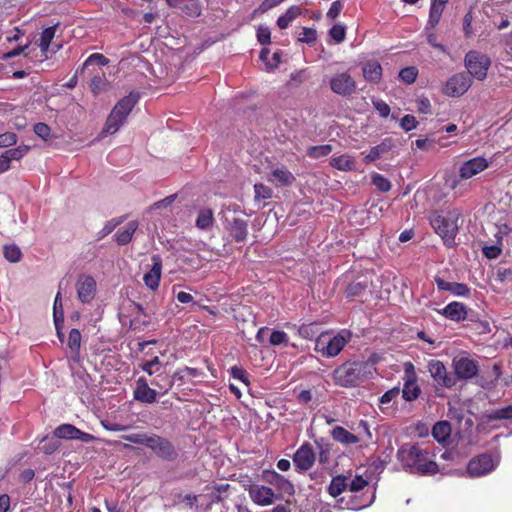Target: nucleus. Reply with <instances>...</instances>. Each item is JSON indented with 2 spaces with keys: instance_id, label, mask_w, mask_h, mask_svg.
<instances>
[{
  "instance_id": "20e7f679",
  "label": "nucleus",
  "mask_w": 512,
  "mask_h": 512,
  "mask_svg": "<svg viewBox=\"0 0 512 512\" xmlns=\"http://www.w3.org/2000/svg\"><path fill=\"white\" fill-rule=\"evenodd\" d=\"M459 213L457 211L449 212L447 215H436L431 219V225L436 233L451 246L458 232Z\"/></svg>"
},
{
  "instance_id": "cd10ccee",
  "label": "nucleus",
  "mask_w": 512,
  "mask_h": 512,
  "mask_svg": "<svg viewBox=\"0 0 512 512\" xmlns=\"http://www.w3.org/2000/svg\"><path fill=\"white\" fill-rule=\"evenodd\" d=\"M332 167L340 170V171H352L355 169V159L354 157L343 154L337 157H333L330 161Z\"/></svg>"
},
{
  "instance_id": "2eb2a0df",
  "label": "nucleus",
  "mask_w": 512,
  "mask_h": 512,
  "mask_svg": "<svg viewBox=\"0 0 512 512\" xmlns=\"http://www.w3.org/2000/svg\"><path fill=\"white\" fill-rule=\"evenodd\" d=\"M76 290L78 299L82 303H90L97 291L95 279L88 275H81L76 282Z\"/></svg>"
},
{
  "instance_id": "a878e982",
  "label": "nucleus",
  "mask_w": 512,
  "mask_h": 512,
  "mask_svg": "<svg viewBox=\"0 0 512 512\" xmlns=\"http://www.w3.org/2000/svg\"><path fill=\"white\" fill-rule=\"evenodd\" d=\"M230 235L236 241H243L246 239L248 230H247V222L242 219L235 218L229 225Z\"/></svg>"
},
{
  "instance_id": "49530a36",
  "label": "nucleus",
  "mask_w": 512,
  "mask_h": 512,
  "mask_svg": "<svg viewBox=\"0 0 512 512\" xmlns=\"http://www.w3.org/2000/svg\"><path fill=\"white\" fill-rule=\"evenodd\" d=\"M3 253L5 258L12 263L18 262L21 258V251L16 245L4 246Z\"/></svg>"
},
{
  "instance_id": "423d86ee",
  "label": "nucleus",
  "mask_w": 512,
  "mask_h": 512,
  "mask_svg": "<svg viewBox=\"0 0 512 512\" xmlns=\"http://www.w3.org/2000/svg\"><path fill=\"white\" fill-rule=\"evenodd\" d=\"M491 65L490 58L477 51H470L465 56V67L469 74L477 80H484Z\"/></svg>"
},
{
  "instance_id": "dca6fc26",
  "label": "nucleus",
  "mask_w": 512,
  "mask_h": 512,
  "mask_svg": "<svg viewBox=\"0 0 512 512\" xmlns=\"http://www.w3.org/2000/svg\"><path fill=\"white\" fill-rule=\"evenodd\" d=\"M264 479L279 492L277 495L280 498L282 495H293L295 492L293 484L275 471L265 473Z\"/></svg>"
},
{
  "instance_id": "bf43d9fd",
  "label": "nucleus",
  "mask_w": 512,
  "mask_h": 512,
  "mask_svg": "<svg viewBox=\"0 0 512 512\" xmlns=\"http://www.w3.org/2000/svg\"><path fill=\"white\" fill-rule=\"evenodd\" d=\"M400 126L405 131H411L417 127L416 118L413 115H405L400 122Z\"/></svg>"
},
{
  "instance_id": "6e6552de",
  "label": "nucleus",
  "mask_w": 512,
  "mask_h": 512,
  "mask_svg": "<svg viewBox=\"0 0 512 512\" xmlns=\"http://www.w3.org/2000/svg\"><path fill=\"white\" fill-rule=\"evenodd\" d=\"M329 86L333 93L343 97L350 96L357 88L356 81L346 71L332 75L329 79Z\"/></svg>"
},
{
  "instance_id": "0e129e2a",
  "label": "nucleus",
  "mask_w": 512,
  "mask_h": 512,
  "mask_svg": "<svg viewBox=\"0 0 512 512\" xmlns=\"http://www.w3.org/2000/svg\"><path fill=\"white\" fill-rule=\"evenodd\" d=\"M400 394V389L398 387H394L387 392H385L380 398L381 404H389L392 400L398 397Z\"/></svg>"
},
{
  "instance_id": "aec40b11",
  "label": "nucleus",
  "mask_w": 512,
  "mask_h": 512,
  "mask_svg": "<svg viewBox=\"0 0 512 512\" xmlns=\"http://www.w3.org/2000/svg\"><path fill=\"white\" fill-rule=\"evenodd\" d=\"M134 397L144 403H153L156 400V391L148 386L146 380L140 378L137 381Z\"/></svg>"
},
{
  "instance_id": "c03bdc74",
  "label": "nucleus",
  "mask_w": 512,
  "mask_h": 512,
  "mask_svg": "<svg viewBox=\"0 0 512 512\" xmlns=\"http://www.w3.org/2000/svg\"><path fill=\"white\" fill-rule=\"evenodd\" d=\"M418 76V69L414 66H409L404 69H402L399 72V77L402 81H404L407 84H412L416 81V78Z\"/></svg>"
},
{
  "instance_id": "393cba45",
  "label": "nucleus",
  "mask_w": 512,
  "mask_h": 512,
  "mask_svg": "<svg viewBox=\"0 0 512 512\" xmlns=\"http://www.w3.org/2000/svg\"><path fill=\"white\" fill-rule=\"evenodd\" d=\"M448 1L449 0H432L428 19V26L430 28L436 27L439 23L445 5Z\"/></svg>"
},
{
  "instance_id": "603ef678",
  "label": "nucleus",
  "mask_w": 512,
  "mask_h": 512,
  "mask_svg": "<svg viewBox=\"0 0 512 512\" xmlns=\"http://www.w3.org/2000/svg\"><path fill=\"white\" fill-rule=\"evenodd\" d=\"M270 343L271 345L277 346L288 343V335L283 331H272L270 335Z\"/></svg>"
},
{
  "instance_id": "5701e85b",
  "label": "nucleus",
  "mask_w": 512,
  "mask_h": 512,
  "mask_svg": "<svg viewBox=\"0 0 512 512\" xmlns=\"http://www.w3.org/2000/svg\"><path fill=\"white\" fill-rule=\"evenodd\" d=\"M348 489V476L340 474L332 478L329 486L328 493L330 496L336 498Z\"/></svg>"
},
{
  "instance_id": "de8ad7c7",
  "label": "nucleus",
  "mask_w": 512,
  "mask_h": 512,
  "mask_svg": "<svg viewBox=\"0 0 512 512\" xmlns=\"http://www.w3.org/2000/svg\"><path fill=\"white\" fill-rule=\"evenodd\" d=\"M372 183L382 192H387L391 188L390 181L380 174L372 176Z\"/></svg>"
},
{
  "instance_id": "6e6d98bb",
  "label": "nucleus",
  "mask_w": 512,
  "mask_h": 512,
  "mask_svg": "<svg viewBox=\"0 0 512 512\" xmlns=\"http://www.w3.org/2000/svg\"><path fill=\"white\" fill-rule=\"evenodd\" d=\"M184 12L190 17H197L201 14V7L196 1H188L184 6Z\"/></svg>"
},
{
  "instance_id": "412c9836",
  "label": "nucleus",
  "mask_w": 512,
  "mask_h": 512,
  "mask_svg": "<svg viewBox=\"0 0 512 512\" xmlns=\"http://www.w3.org/2000/svg\"><path fill=\"white\" fill-rule=\"evenodd\" d=\"M267 180L277 186H288L294 182L295 177L286 168H276L272 170Z\"/></svg>"
},
{
  "instance_id": "1a4fd4ad",
  "label": "nucleus",
  "mask_w": 512,
  "mask_h": 512,
  "mask_svg": "<svg viewBox=\"0 0 512 512\" xmlns=\"http://www.w3.org/2000/svg\"><path fill=\"white\" fill-rule=\"evenodd\" d=\"M427 370L433 380L441 387L452 388L456 385V378L447 371L442 361L435 359L428 361Z\"/></svg>"
},
{
  "instance_id": "58836bf2",
  "label": "nucleus",
  "mask_w": 512,
  "mask_h": 512,
  "mask_svg": "<svg viewBox=\"0 0 512 512\" xmlns=\"http://www.w3.org/2000/svg\"><path fill=\"white\" fill-rule=\"evenodd\" d=\"M158 456L169 459L174 455L173 446L166 439L161 438L154 451Z\"/></svg>"
},
{
  "instance_id": "4d7b16f0",
  "label": "nucleus",
  "mask_w": 512,
  "mask_h": 512,
  "mask_svg": "<svg viewBox=\"0 0 512 512\" xmlns=\"http://www.w3.org/2000/svg\"><path fill=\"white\" fill-rule=\"evenodd\" d=\"M173 294H174L176 300L181 304L194 303V297L191 293H188L185 291H176V289L173 288Z\"/></svg>"
},
{
  "instance_id": "e2e57ef3",
  "label": "nucleus",
  "mask_w": 512,
  "mask_h": 512,
  "mask_svg": "<svg viewBox=\"0 0 512 512\" xmlns=\"http://www.w3.org/2000/svg\"><path fill=\"white\" fill-rule=\"evenodd\" d=\"M270 37H271V33H270V30L268 27L260 26L258 28L257 38L261 44L265 45V44L270 43Z\"/></svg>"
},
{
  "instance_id": "bb28decb",
  "label": "nucleus",
  "mask_w": 512,
  "mask_h": 512,
  "mask_svg": "<svg viewBox=\"0 0 512 512\" xmlns=\"http://www.w3.org/2000/svg\"><path fill=\"white\" fill-rule=\"evenodd\" d=\"M137 227L138 223L136 221H130L124 227L120 228L115 234L117 243L120 245H125L130 242Z\"/></svg>"
},
{
  "instance_id": "79ce46f5",
  "label": "nucleus",
  "mask_w": 512,
  "mask_h": 512,
  "mask_svg": "<svg viewBox=\"0 0 512 512\" xmlns=\"http://www.w3.org/2000/svg\"><path fill=\"white\" fill-rule=\"evenodd\" d=\"M81 345V333L78 329H71L68 336V347L74 355H77Z\"/></svg>"
},
{
  "instance_id": "72a5a7b5",
  "label": "nucleus",
  "mask_w": 512,
  "mask_h": 512,
  "mask_svg": "<svg viewBox=\"0 0 512 512\" xmlns=\"http://www.w3.org/2000/svg\"><path fill=\"white\" fill-rule=\"evenodd\" d=\"M390 149L391 145L388 142L384 141L381 144L371 148L369 153L365 155L364 161L366 163L374 162L375 160L381 158L382 155L387 153Z\"/></svg>"
},
{
  "instance_id": "a19ab883",
  "label": "nucleus",
  "mask_w": 512,
  "mask_h": 512,
  "mask_svg": "<svg viewBox=\"0 0 512 512\" xmlns=\"http://www.w3.org/2000/svg\"><path fill=\"white\" fill-rule=\"evenodd\" d=\"M254 192H255L254 201L256 203H260L262 201L270 199L273 194L272 189L263 184H255Z\"/></svg>"
},
{
  "instance_id": "f8f14e48",
  "label": "nucleus",
  "mask_w": 512,
  "mask_h": 512,
  "mask_svg": "<svg viewBox=\"0 0 512 512\" xmlns=\"http://www.w3.org/2000/svg\"><path fill=\"white\" fill-rule=\"evenodd\" d=\"M452 367L459 379H471L478 373L477 362L468 356H457L452 360Z\"/></svg>"
},
{
  "instance_id": "680f3d73",
  "label": "nucleus",
  "mask_w": 512,
  "mask_h": 512,
  "mask_svg": "<svg viewBox=\"0 0 512 512\" xmlns=\"http://www.w3.org/2000/svg\"><path fill=\"white\" fill-rule=\"evenodd\" d=\"M374 108L378 111L381 117L386 118L390 113L389 105L383 100H375L373 101Z\"/></svg>"
},
{
  "instance_id": "37998d69",
  "label": "nucleus",
  "mask_w": 512,
  "mask_h": 512,
  "mask_svg": "<svg viewBox=\"0 0 512 512\" xmlns=\"http://www.w3.org/2000/svg\"><path fill=\"white\" fill-rule=\"evenodd\" d=\"M332 151V146L325 144L319 146L309 147L307 150V155L311 158L317 159L323 156L330 154Z\"/></svg>"
},
{
  "instance_id": "5fc2aeb1",
  "label": "nucleus",
  "mask_w": 512,
  "mask_h": 512,
  "mask_svg": "<svg viewBox=\"0 0 512 512\" xmlns=\"http://www.w3.org/2000/svg\"><path fill=\"white\" fill-rule=\"evenodd\" d=\"M108 63V59L100 53L91 54L84 62V67H88L93 64L104 66Z\"/></svg>"
},
{
  "instance_id": "8fccbe9b",
  "label": "nucleus",
  "mask_w": 512,
  "mask_h": 512,
  "mask_svg": "<svg viewBox=\"0 0 512 512\" xmlns=\"http://www.w3.org/2000/svg\"><path fill=\"white\" fill-rule=\"evenodd\" d=\"M18 137L13 132L0 134V148H8L17 143Z\"/></svg>"
},
{
  "instance_id": "a18cd8bd",
  "label": "nucleus",
  "mask_w": 512,
  "mask_h": 512,
  "mask_svg": "<svg viewBox=\"0 0 512 512\" xmlns=\"http://www.w3.org/2000/svg\"><path fill=\"white\" fill-rule=\"evenodd\" d=\"M30 150V147L27 145H19L16 148H12L6 150L5 153L9 157L10 161L12 160H20L23 158Z\"/></svg>"
},
{
  "instance_id": "a211bd4d",
  "label": "nucleus",
  "mask_w": 512,
  "mask_h": 512,
  "mask_svg": "<svg viewBox=\"0 0 512 512\" xmlns=\"http://www.w3.org/2000/svg\"><path fill=\"white\" fill-rule=\"evenodd\" d=\"M151 260L152 266L150 270L144 274L143 281L149 289L155 290L158 288L160 283L162 262L160 257L157 255H153Z\"/></svg>"
},
{
  "instance_id": "7ed1b4c3",
  "label": "nucleus",
  "mask_w": 512,
  "mask_h": 512,
  "mask_svg": "<svg viewBox=\"0 0 512 512\" xmlns=\"http://www.w3.org/2000/svg\"><path fill=\"white\" fill-rule=\"evenodd\" d=\"M350 339L351 333L347 330H341L336 335H332L330 332H323L316 338L314 349L321 356L332 358L342 351Z\"/></svg>"
},
{
  "instance_id": "473e14b6",
  "label": "nucleus",
  "mask_w": 512,
  "mask_h": 512,
  "mask_svg": "<svg viewBox=\"0 0 512 512\" xmlns=\"http://www.w3.org/2000/svg\"><path fill=\"white\" fill-rule=\"evenodd\" d=\"M300 13L301 10L298 6H291L283 15L278 18L277 25L281 29L287 28L290 23L300 15Z\"/></svg>"
},
{
  "instance_id": "7c9ffc66",
  "label": "nucleus",
  "mask_w": 512,
  "mask_h": 512,
  "mask_svg": "<svg viewBox=\"0 0 512 512\" xmlns=\"http://www.w3.org/2000/svg\"><path fill=\"white\" fill-rule=\"evenodd\" d=\"M57 27L58 24H55L43 30L39 43V47L43 54H46L49 51L52 40L55 37Z\"/></svg>"
},
{
  "instance_id": "b1692460",
  "label": "nucleus",
  "mask_w": 512,
  "mask_h": 512,
  "mask_svg": "<svg viewBox=\"0 0 512 512\" xmlns=\"http://www.w3.org/2000/svg\"><path fill=\"white\" fill-rule=\"evenodd\" d=\"M53 318H54V324L57 330V335L60 340H62L63 334L60 331L61 325L64 322V311H63V304L60 292L57 293L54 304H53Z\"/></svg>"
},
{
  "instance_id": "0eeeda50",
  "label": "nucleus",
  "mask_w": 512,
  "mask_h": 512,
  "mask_svg": "<svg viewBox=\"0 0 512 512\" xmlns=\"http://www.w3.org/2000/svg\"><path fill=\"white\" fill-rule=\"evenodd\" d=\"M499 461L498 456L479 455L468 463L467 472L471 477L484 476L493 471L498 466Z\"/></svg>"
},
{
  "instance_id": "4be33fe9",
  "label": "nucleus",
  "mask_w": 512,
  "mask_h": 512,
  "mask_svg": "<svg viewBox=\"0 0 512 512\" xmlns=\"http://www.w3.org/2000/svg\"><path fill=\"white\" fill-rule=\"evenodd\" d=\"M436 284L438 289L450 291L455 296H467L469 294V288L462 283L448 282L441 278H437Z\"/></svg>"
},
{
  "instance_id": "774afa93",
  "label": "nucleus",
  "mask_w": 512,
  "mask_h": 512,
  "mask_svg": "<svg viewBox=\"0 0 512 512\" xmlns=\"http://www.w3.org/2000/svg\"><path fill=\"white\" fill-rule=\"evenodd\" d=\"M500 252H501V249L497 245L483 247V254L489 259L497 258L499 256Z\"/></svg>"
},
{
  "instance_id": "4c0bfd02",
  "label": "nucleus",
  "mask_w": 512,
  "mask_h": 512,
  "mask_svg": "<svg viewBox=\"0 0 512 512\" xmlns=\"http://www.w3.org/2000/svg\"><path fill=\"white\" fill-rule=\"evenodd\" d=\"M419 393H420V388L417 385L415 380H408L405 382L403 390H402V394H403V398L406 401L415 400L419 396Z\"/></svg>"
},
{
  "instance_id": "ea45409f",
  "label": "nucleus",
  "mask_w": 512,
  "mask_h": 512,
  "mask_svg": "<svg viewBox=\"0 0 512 512\" xmlns=\"http://www.w3.org/2000/svg\"><path fill=\"white\" fill-rule=\"evenodd\" d=\"M270 52L268 49L264 48L262 49L261 53H260V59L265 62L266 64V67L268 70H273L275 68L278 67V65L280 64L281 62V59H280V55L279 53H274L272 55V58L271 60L268 58Z\"/></svg>"
},
{
  "instance_id": "9d476101",
  "label": "nucleus",
  "mask_w": 512,
  "mask_h": 512,
  "mask_svg": "<svg viewBox=\"0 0 512 512\" xmlns=\"http://www.w3.org/2000/svg\"><path fill=\"white\" fill-rule=\"evenodd\" d=\"M248 493L250 499L259 506H270L280 499L272 488L258 483L251 484Z\"/></svg>"
},
{
  "instance_id": "6ab92c4d",
  "label": "nucleus",
  "mask_w": 512,
  "mask_h": 512,
  "mask_svg": "<svg viewBox=\"0 0 512 512\" xmlns=\"http://www.w3.org/2000/svg\"><path fill=\"white\" fill-rule=\"evenodd\" d=\"M438 313L445 316L447 319L452 321H462L467 316V309L463 303L451 302L443 309L438 310Z\"/></svg>"
},
{
  "instance_id": "338daca9",
  "label": "nucleus",
  "mask_w": 512,
  "mask_h": 512,
  "mask_svg": "<svg viewBox=\"0 0 512 512\" xmlns=\"http://www.w3.org/2000/svg\"><path fill=\"white\" fill-rule=\"evenodd\" d=\"M342 9H343L342 2L339 1V0L334 1L331 4V7L329 8V10L327 12V17L332 19V20L335 19L336 17H338V15L340 14Z\"/></svg>"
},
{
  "instance_id": "09e8293b",
  "label": "nucleus",
  "mask_w": 512,
  "mask_h": 512,
  "mask_svg": "<svg viewBox=\"0 0 512 512\" xmlns=\"http://www.w3.org/2000/svg\"><path fill=\"white\" fill-rule=\"evenodd\" d=\"M329 34L335 42L341 43L345 39L346 28L344 25L336 24L330 29Z\"/></svg>"
},
{
  "instance_id": "69168bd1",
  "label": "nucleus",
  "mask_w": 512,
  "mask_h": 512,
  "mask_svg": "<svg viewBox=\"0 0 512 512\" xmlns=\"http://www.w3.org/2000/svg\"><path fill=\"white\" fill-rule=\"evenodd\" d=\"M417 111L423 114L431 113V103L428 98H420L416 101Z\"/></svg>"
},
{
  "instance_id": "3c124183",
  "label": "nucleus",
  "mask_w": 512,
  "mask_h": 512,
  "mask_svg": "<svg viewBox=\"0 0 512 512\" xmlns=\"http://www.w3.org/2000/svg\"><path fill=\"white\" fill-rule=\"evenodd\" d=\"M161 362L158 357H154L152 360L147 361L143 364L142 369L149 375L158 373L161 370Z\"/></svg>"
},
{
  "instance_id": "e433bc0d",
  "label": "nucleus",
  "mask_w": 512,
  "mask_h": 512,
  "mask_svg": "<svg viewBox=\"0 0 512 512\" xmlns=\"http://www.w3.org/2000/svg\"><path fill=\"white\" fill-rule=\"evenodd\" d=\"M89 88L91 92L97 96L100 93L107 91L108 81L104 75H95L89 83Z\"/></svg>"
},
{
  "instance_id": "f257e3e1",
  "label": "nucleus",
  "mask_w": 512,
  "mask_h": 512,
  "mask_svg": "<svg viewBox=\"0 0 512 512\" xmlns=\"http://www.w3.org/2000/svg\"><path fill=\"white\" fill-rule=\"evenodd\" d=\"M404 469L420 474H435L440 471L430 453L418 445L405 444L397 452Z\"/></svg>"
},
{
  "instance_id": "c756f323",
  "label": "nucleus",
  "mask_w": 512,
  "mask_h": 512,
  "mask_svg": "<svg viewBox=\"0 0 512 512\" xmlns=\"http://www.w3.org/2000/svg\"><path fill=\"white\" fill-rule=\"evenodd\" d=\"M331 435L334 440L346 445L355 444L359 441V438L356 435L350 433L341 426L335 427L332 430Z\"/></svg>"
},
{
  "instance_id": "f704fd0d",
  "label": "nucleus",
  "mask_w": 512,
  "mask_h": 512,
  "mask_svg": "<svg viewBox=\"0 0 512 512\" xmlns=\"http://www.w3.org/2000/svg\"><path fill=\"white\" fill-rule=\"evenodd\" d=\"M213 212L210 209H202L199 211L196 219V226L201 230L209 229L213 224Z\"/></svg>"
},
{
  "instance_id": "4468645a",
  "label": "nucleus",
  "mask_w": 512,
  "mask_h": 512,
  "mask_svg": "<svg viewBox=\"0 0 512 512\" xmlns=\"http://www.w3.org/2000/svg\"><path fill=\"white\" fill-rule=\"evenodd\" d=\"M54 435L60 439L66 440H80L84 443H90L96 438L86 432L79 430L72 424H62L54 430Z\"/></svg>"
},
{
  "instance_id": "39448f33",
  "label": "nucleus",
  "mask_w": 512,
  "mask_h": 512,
  "mask_svg": "<svg viewBox=\"0 0 512 512\" xmlns=\"http://www.w3.org/2000/svg\"><path fill=\"white\" fill-rule=\"evenodd\" d=\"M365 366L361 362L343 364L333 373L335 383L342 387L357 385L364 377Z\"/></svg>"
},
{
  "instance_id": "864d4df0",
  "label": "nucleus",
  "mask_w": 512,
  "mask_h": 512,
  "mask_svg": "<svg viewBox=\"0 0 512 512\" xmlns=\"http://www.w3.org/2000/svg\"><path fill=\"white\" fill-rule=\"evenodd\" d=\"M490 419H511L512 418V406L503 407L493 411L490 414Z\"/></svg>"
},
{
  "instance_id": "f03ea898",
  "label": "nucleus",
  "mask_w": 512,
  "mask_h": 512,
  "mask_svg": "<svg viewBox=\"0 0 512 512\" xmlns=\"http://www.w3.org/2000/svg\"><path fill=\"white\" fill-rule=\"evenodd\" d=\"M136 103L137 97L133 94L120 99L108 115L101 135L115 134L124 125Z\"/></svg>"
},
{
  "instance_id": "9b49d317",
  "label": "nucleus",
  "mask_w": 512,
  "mask_h": 512,
  "mask_svg": "<svg viewBox=\"0 0 512 512\" xmlns=\"http://www.w3.org/2000/svg\"><path fill=\"white\" fill-rule=\"evenodd\" d=\"M471 86V79L464 73L451 76L443 87V93L449 97H459L466 93Z\"/></svg>"
},
{
  "instance_id": "c9c22d12",
  "label": "nucleus",
  "mask_w": 512,
  "mask_h": 512,
  "mask_svg": "<svg viewBox=\"0 0 512 512\" xmlns=\"http://www.w3.org/2000/svg\"><path fill=\"white\" fill-rule=\"evenodd\" d=\"M370 477L368 475H355L353 478L348 477V489L351 492H358L368 486Z\"/></svg>"
},
{
  "instance_id": "2f4dec72",
  "label": "nucleus",
  "mask_w": 512,
  "mask_h": 512,
  "mask_svg": "<svg viewBox=\"0 0 512 512\" xmlns=\"http://www.w3.org/2000/svg\"><path fill=\"white\" fill-rule=\"evenodd\" d=\"M451 434V426L447 421H440L433 426L432 435L438 442H445Z\"/></svg>"
},
{
  "instance_id": "052dcab7",
  "label": "nucleus",
  "mask_w": 512,
  "mask_h": 512,
  "mask_svg": "<svg viewBox=\"0 0 512 512\" xmlns=\"http://www.w3.org/2000/svg\"><path fill=\"white\" fill-rule=\"evenodd\" d=\"M298 333L304 339H311L316 334V331L313 324H304L299 327Z\"/></svg>"
},
{
  "instance_id": "c85d7f7f",
  "label": "nucleus",
  "mask_w": 512,
  "mask_h": 512,
  "mask_svg": "<svg viewBox=\"0 0 512 512\" xmlns=\"http://www.w3.org/2000/svg\"><path fill=\"white\" fill-rule=\"evenodd\" d=\"M363 76L367 81L378 82L382 76V67L376 61H370L363 66Z\"/></svg>"
},
{
  "instance_id": "13d9d810",
  "label": "nucleus",
  "mask_w": 512,
  "mask_h": 512,
  "mask_svg": "<svg viewBox=\"0 0 512 512\" xmlns=\"http://www.w3.org/2000/svg\"><path fill=\"white\" fill-rule=\"evenodd\" d=\"M34 132L35 134L40 137L41 139L47 141L50 137V128L47 124L45 123H37L35 126H34Z\"/></svg>"
},
{
  "instance_id": "f3484780",
  "label": "nucleus",
  "mask_w": 512,
  "mask_h": 512,
  "mask_svg": "<svg viewBox=\"0 0 512 512\" xmlns=\"http://www.w3.org/2000/svg\"><path fill=\"white\" fill-rule=\"evenodd\" d=\"M294 464L299 471L309 470L315 462V454L310 445H302L294 454Z\"/></svg>"
},
{
  "instance_id": "ddd939ff",
  "label": "nucleus",
  "mask_w": 512,
  "mask_h": 512,
  "mask_svg": "<svg viewBox=\"0 0 512 512\" xmlns=\"http://www.w3.org/2000/svg\"><path fill=\"white\" fill-rule=\"evenodd\" d=\"M489 167V162L484 157H474L463 162L459 167V178L470 179Z\"/></svg>"
}]
</instances>
